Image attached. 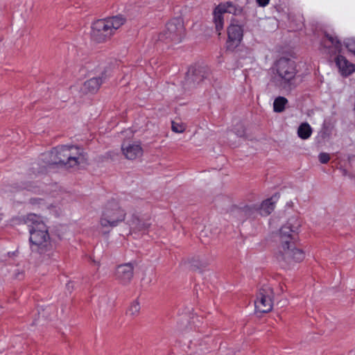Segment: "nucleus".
<instances>
[{
    "label": "nucleus",
    "mask_w": 355,
    "mask_h": 355,
    "mask_svg": "<svg viewBox=\"0 0 355 355\" xmlns=\"http://www.w3.org/2000/svg\"><path fill=\"white\" fill-rule=\"evenodd\" d=\"M335 62L343 76H348L355 71V65L343 55L337 56Z\"/></svg>",
    "instance_id": "14"
},
{
    "label": "nucleus",
    "mask_w": 355,
    "mask_h": 355,
    "mask_svg": "<svg viewBox=\"0 0 355 355\" xmlns=\"http://www.w3.org/2000/svg\"><path fill=\"white\" fill-rule=\"evenodd\" d=\"M319 160L322 164H326L329 162L330 159V157L328 153H320L319 156Z\"/></svg>",
    "instance_id": "21"
},
{
    "label": "nucleus",
    "mask_w": 355,
    "mask_h": 355,
    "mask_svg": "<svg viewBox=\"0 0 355 355\" xmlns=\"http://www.w3.org/2000/svg\"><path fill=\"white\" fill-rule=\"evenodd\" d=\"M288 100L283 96L276 98L273 102V110L275 112H282L284 110Z\"/></svg>",
    "instance_id": "18"
},
{
    "label": "nucleus",
    "mask_w": 355,
    "mask_h": 355,
    "mask_svg": "<svg viewBox=\"0 0 355 355\" xmlns=\"http://www.w3.org/2000/svg\"><path fill=\"white\" fill-rule=\"evenodd\" d=\"M107 76L105 72H102L101 76L92 78L85 81L83 86V90L85 93H96L106 80Z\"/></svg>",
    "instance_id": "13"
},
{
    "label": "nucleus",
    "mask_w": 355,
    "mask_h": 355,
    "mask_svg": "<svg viewBox=\"0 0 355 355\" xmlns=\"http://www.w3.org/2000/svg\"><path fill=\"white\" fill-rule=\"evenodd\" d=\"M134 268L131 262L118 266L115 271L116 279L123 285L128 284L134 276Z\"/></svg>",
    "instance_id": "12"
},
{
    "label": "nucleus",
    "mask_w": 355,
    "mask_h": 355,
    "mask_svg": "<svg viewBox=\"0 0 355 355\" xmlns=\"http://www.w3.org/2000/svg\"><path fill=\"white\" fill-rule=\"evenodd\" d=\"M275 209V203L272 199H267L262 202L259 207V213L262 216L269 215Z\"/></svg>",
    "instance_id": "16"
},
{
    "label": "nucleus",
    "mask_w": 355,
    "mask_h": 355,
    "mask_svg": "<svg viewBox=\"0 0 355 355\" xmlns=\"http://www.w3.org/2000/svg\"><path fill=\"white\" fill-rule=\"evenodd\" d=\"M126 217V211L115 200L107 202L102 209L99 225L102 229L110 230L123 223Z\"/></svg>",
    "instance_id": "6"
},
{
    "label": "nucleus",
    "mask_w": 355,
    "mask_h": 355,
    "mask_svg": "<svg viewBox=\"0 0 355 355\" xmlns=\"http://www.w3.org/2000/svg\"><path fill=\"white\" fill-rule=\"evenodd\" d=\"M324 47L329 49V53H336L339 51L341 44L336 37L327 34L322 40Z\"/></svg>",
    "instance_id": "15"
},
{
    "label": "nucleus",
    "mask_w": 355,
    "mask_h": 355,
    "mask_svg": "<svg viewBox=\"0 0 355 355\" xmlns=\"http://www.w3.org/2000/svg\"><path fill=\"white\" fill-rule=\"evenodd\" d=\"M301 226L295 217L288 219L278 233L279 245L275 252V259L282 266H290L302 261L305 252L297 245V233Z\"/></svg>",
    "instance_id": "1"
},
{
    "label": "nucleus",
    "mask_w": 355,
    "mask_h": 355,
    "mask_svg": "<svg viewBox=\"0 0 355 355\" xmlns=\"http://www.w3.org/2000/svg\"><path fill=\"white\" fill-rule=\"evenodd\" d=\"M236 10H239V9L229 1L221 3L214 8L213 12L214 22L216 29L218 32V35H220V31L223 30L224 26L223 15L225 13L235 14Z\"/></svg>",
    "instance_id": "9"
},
{
    "label": "nucleus",
    "mask_w": 355,
    "mask_h": 355,
    "mask_svg": "<svg viewBox=\"0 0 355 355\" xmlns=\"http://www.w3.org/2000/svg\"><path fill=\"white\" fill-rule=\"evenodd\" d=\"M140 309L139 302L137 300H134L128 306L126 313L131 317H135L139 315Z\"/></svg>",
    "instance_id": "19"
},
{
    "label": "nucleus",
    "mask_w": 355,
    "mask_h": 355,
    "mask_svg": "<svg viewBox=\"0 0 355 355\" xmlns=\"http://www.w3.org/2000/svg\"><path fill=\"white\" fill-rule=\"evenodd\" d=\"M137 222H139V220L137 219L136 221H132L131 223H130V225L132 227V228H136L137 227Z\"/></svg>",
    "instance_id": "24"
},
{
    "label": "nucleus",
    "mask_w": 355,
    "mask_h": 355,
    "mask_svg": "<svg viewBox=\"0 0 355 355\" xmlns=\"http://www.w3.org/2000/svg\"><path fill=\"white\" fill-rule=\"evenodd\" d=\"M243 31L242 26L232 21L227 28V49L234 51L240 44L243 40Z\"/></svg>",
    "instance_id": "10"
},
{
    "label": "nucleus",
    "mask_w": 355,
    "mask_h": 355,
    "mask_svg": "<svg viewBox=\"0 0 355 355\" xmlns=\"http://www.w3.org/2000/svg\"><path fill=\"white\" fill-rule=\"evenodd\" d=\"M346 46L347 49L355 54V40H350L347 42Z\"/></svg>",
    "instance_id": "22"
},
{
    "label": "nucleus",
    "mask_w": 355,
    "mask_h": 355,
    "mask_svg": "<svg viewBox=\"0 0 355 355\" xmlns=\"http://www.w3.org/2000/svg\"><path fill=\"white\" fill-rule=\"evenodd\" d=\"M312 134V128L308 123H302L297 129V135L302 139H307Z\"/></svg>",
    "instance_id": "17"
},
{
    "label": "nucleus",
    "mask_w": 355,
    "mask_h": 355,
    "mask_svg": "<svg viewBox=\"0 0 355 355\" xmlns=\"http://www.w3.org/2000/svg\"><path fill=\"white\" fill-rule=\"evenodd\" d=\"M125 21L126 19L121 15L98 19L92 25L91 36L98 42H105L110 39Z\"/></svg>",
    "instance_id": "5"
},
{
    "label": "nucleus",
    "mask_w": 355,
    "mask_h": 355,
    "mask_svg": "<svg viewBox=\"0 0 355 355\" xmlns=\"http://www.w3.org/2000/svg\"><path fill=\"white\" fill-rule=\"evenodd\" d=\"M270 0H257V3L259 6L261 7H265L269 3Z\"/></svg>",
    "instance_id": "23"
},
{
    "label": "nucleus",
    "mask_w": 355,
    "mask_h": 355,
    "mask_svg": "<svg viewBox=\"0 0 355 355\" xmlns=\"http://www.w3.org/2000/svg\"><path fill=\"white\" fill-rule=\"evenodd\" d=\"M26 223L29 227L30 242L31 249L40 254H46L53 250L48 227L42 218L36 214H30L27 216Z\"/></svg>",
    "instance_id": "2"
},
{
    "label": "nucleus",
    "mask_w": 355,
    "mask_h": 355,
    "mask_svg": "<svg viewBox=\"0 0 355 355\" xmlns=\"http://www.w3.org/2000/svg\"><path fill=\"white\" fill-rule=\"evenodd\" d=\"M171 128L173 132L177 133H182L185 130V128L183 125L175 122L172 123Z\"/></svg>",
    "instance_id": "20"
},
{
    "label": "nucleus",
    "mask_w": 355,
    "mask_h": 355,
    "mask_svg": "<svg viewBox=\"0 0 355 355\" xmlns=\"http://www.w3.org/2000/svg\"><path fill=\"white\" fill-rule=\"evenodd\" d=\"M273 291L269 286L261 288L254 301L255 311L259 313L270 312L273 306Z\"/></svg>",
    "instance_id": "8"
},
{
    "label": "nucleus",
    "mask_w": 355,
    "mask_h": 355,
    "mask_svg": "<svg viewBox=\"0 0 355 355\" xmlns=\"http://www.w3.org/2000/svg\"><path fill=\"white\" fill-rule=\"evenodd\" d=\"M121 151L124 157L129 160L139 159L144 154V150L139 141L123 143L121 145Z\"/></svg>",
    "instance_id": "11"
},
{
    "label": "nucleus",
    "mask_w": 355,
    "mask_h": 355,
    "mask_svg": "<svg viewBox=\"0 0 355 355\" xmlns=\"http://www.w3.org/2000/svg\"><path fill=\"white\" fill-rule=\"evenodd\" d=\"M184 37L183 21L180 18H174L168 21L165 28L158 37L159 40L166 43H179Z\"/></svg>",
    "instance_id": "7"
},
{
    "label": "nucleus",
    "mask_w": 355,
    "mask_h": 355,
    "mask_svg": "<svg viewBox=\"0 0 355 355\" xmlns=\"http://www.w3.org/2000/svg\"><path fill=\"white\" fill-rule=\"evenodd\" d=\"M51 159L48 164H60L66 168H77L87 162V154L79 146L64 145L57 146L46 155Z\"/></svg>",
    "instance_id": "3"
},
{
    "label": "nucleus",
    "mask_w": 355,
    "mask_h": 355,
    "mask_svg": "<svg viewBox=\"0 0 355 355\" xmlns=\"http://www.w3.org/2000/svg\"><path fill=\"white\" fill-rule=\"evenodd\" d=\"M297 73L294 61L288 58H280L273 67L272 83L279 89L291 91L296 87Z\"/></svg>",
    "instance_id": "4"
}]
</instances>
